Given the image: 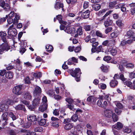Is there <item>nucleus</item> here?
<instances>
[{"mask_svg": "<svg viewBox=\"0 0 135 135\" xmlns=\"http://www.w3.org/2000/svg\"><path fill=\"white\" fill-rule=\"evenodd\" d=\"M104 115L106 117L108 118L111 117L114 122H117L118 120V116L111 110L105 109L104 110Z\"/></svg>", "mask_w": 135, "mask_h": 135, "instance_id": "f257e3e1", "label": "nucleus"}, {"mask_svg": "<svg viewBox=\"0 0 135 135\" xmlns=\"http://www.w3.org/2000/svg\"><path fill=\"white\" fill-rule=\"evenodd\" d=\"M3 42H4L0 46V55L2 54L4 51H7L10 49L9 46L8 45L7 41Z\"/></svg>", "mask_w": 135, "mask_h": 135, "instance_id": "f03ea898", "label": "nucleus"}, {"mask_svg": "<svg viewBox=\"0 0 135 135\" xmlns=\"http://www.w3.org/2000/svg\"><path fill=\"white\" fill-rule=\"evenodd\" d=\"M15 17L13 18V23H16L20 19V16L18 13H15L14 12H11L8 15V17L12 18Z\"/></svg>", "mask_w": 135, "mask_h": 135, "instance_id": "7ed1b4c3", "label": "nucleus"}, {"mask_svg": "<svg viewBox=\"0 0 135 135\" xmlns=\"http://www.w3.org/2000/svg\"><path fill=\"white\" fill-rule=\"evenodd\" d=\"M13 24L10 26L8 29V35L11 36H14L17 34L16 29L13 28Z\"/></svg>", "mask_w": 135, "mask_h": 135, "instance_id": "20e7f679", "label": "nucleus"}, {"mask_svg": "<svg viewBox=\"0 0 135 135\" xmlns=\"http://www.w3.org/2000/svg\"><path fill=\"white\" fill-rule=\"evenodd\" d=\"M22 85H18L14 87L13 90V92L14 94L16 95H18L22 94L21 91L22 89Z\"/></svg>", "mask_w": 135, "mask_h": 135, "instance_id": "39448f33", "label": "nucleus"}, {"mask_svg": "<svg viewBox=\"0 0 135 135\" xmlns=\"http://www.w3.org/2000/svg\"><path fill=\"white\" fill-rule=\"evenodd\" d=\"M99 100L97 101V105L101 107L105 108L108 105V103L105 100L103 102V104H102V102H103V99H100L99 98Z\"/></svg>", "mask_w": 135, "mask_h": 135, "instance_id": "423d86ee", "label": "nucleus"}, {"mask_svg": "<svg viewBox=\"0 0 135 135\" xmlns=\"http://www.w3.org/2000/svg\"><path fill=\"white\" fill-rule=\"evenodd\" d=\"M81 127L79 125L76 126L75 128L72 129L71 132L74 135H78L80 133Z\"/></svg>", "mask_w": 135, "mask_h": 135, "instance_id": "0eeeda50", "label": "nucleus"}, {"mask_svg": "<svg viewBox=\"0 0 135 135\" xmlns=\"http://www.w3.org/2000/svg\"><path fill=\"white\" fill-rule=\"evenodd\" d=\"M17 99L15 100V99L14 98L13 100H12L11 99H8L5 100L4 101V104L5 105V106H6V105L8 106V105H12L15 102H17L18 100Z\"/></svg>", "mask_w": 135, "mask_h": 135, "instance_id": "6e6552de", "label": "nucleus"}, {"mask_svg": "<svg viewBox=\"0 0 135 135\" xmlns=\"http://www.w3.org/2000/svg\"><path fill=\"white\" fill-rule=\"evenodd\" d=\"M81 74L80 70L79 68L76 69L74 71H73L71 73V75L74 77L80 76Z\"/></svg>", "mask_w": 135, "mask_h": 135, "instance_id": "1a4fd4ad", "label": "nucleus"}, {"mask_svg": "<svg viewBox=\"0 0 135 135\" xmlns=\"http://www.w3.org/2000/svg\"><path fill=\"white\" fill-rule=\"evenodd\" d=\"M65 31L68 33L74 34L75 33V29L70 26H68L66 27Z\"/></svg>", "mask_w": 135, "mask_h": 135, "instance_id": "9d476101", "label": "nucleus"}, {"mask_svg": "<svg viewBox=\"0 0 135 135\" xmlns=\"http://www.w3.org/2000/svg\"><path fill=\"white\" fill-rule=\"evenodd\" d=\"M123 126V124L120 122H118L116 124L114 125L112 127L113 129L115 128L118 130L121 129Z\"/></svg>", "mask_w": 135, "mask_h": 135, "instance_id": "9b49d317", "label": "nucleus"}, {"mask_svg": "<svg viewBox=\"0 0 135 135\" xmlns=\"http://www.w3.org/2000/svg\"><path fill=\"white\" fill-rule=\"evenodd\" d=\"M41 88L37 86L35 87V90L33 91V94L34 96L37 95L41 93Z\"/></svg>", "mask_w": 135, "mask_h": 135, "instance_id": "f8f14e48", "label": "nucleus"}, {"mask_svg": "<svg viewBox=\"0 0 135 135\" xmlns=\"http://www.w3.org/2000/svg\"><path fill=\"white\" fill-rule=\"evenodd\" d=\"M113 23V21L109 18H108L104 23V25L105 27H107L111 25Z\"/></svg>", "mask_w": 135, "mask_h": 135, "instance_id": "ddd939ff", "label": "nucleus"}, {"mask_svg": "<svg viewBox=\"0 0 135 135\" xmlns=\"http://www.w3.org/2000/svg\"><path fill=\"white\" fill-rule=\"evenodd\" d=\"M125 5V4L124 3L119 4L116 6V8L117 9L120 8L121 11L123 12H124L126 10V8L124 7Z\"/></svg>", "mask_w": 135, "mask_h": 135, "instance_id": "4468645a", "label": "nucleus"}, {"mask_svg": "<svg viewBox=\"0 0 135 135\" xmlns=\"http://www.w3.org/2000/svg\"><path fill=\"white\" fill-rule=\"evenodd\" d=\"M108 50L110 54L112 56H114L117 54V51L115 48H110L108 49Z\"/></svg>", "mask_w": 135, "mask_h": 135, "instance_id": "2eb2a0df", "label": "nucleus"}, {"mask_svg": "<svg viewBox=\"0 0 135 135\" xmlns=\"http://www.w3.org/2000/svg\"><path fill=\"white\" fill-rule=\"evenodd\" d=\"M27 119L29 121L32 122L37 120V119L36 116L33 115H29L27 117Z\"/></svg>", "mask_w": 135, "mask_h": 135, "instance_id": "dca6fc26", "label": "nucleus"}, {"mask_svg": "<svg viewBox=\"0 0 135 135\" xmlns=\"http://www.w3.org/2000/svg\"><path fill=\"white\" fill-rule=\"evenodd\" d=\"M40 99L38 98H35L33 101V105L34 107L39 105L40 104Z\"/></svg>", "mask_w": 135, "mask_h": 135, "instance_id": "f3484780", "label": "nucleus"}, {"mask_svg": "<svg viewBox=\"0 0 135 135\" xmlns=\"http://www.w3.org/2000/svg\"><path fill=\"white\" fill-rule=\"evenodd\" d=\"M7 34L5 32L2 31H0V37L2 38L3 42L6 41V38L7 36Z\"/></svg>", "mask_w": 135, "mask_h": 135, "instance_id": "a211bd4d", "label": "nucleus"}, {"mask_svg": "<svg viewBox=\"0 0 135 135\" xmlns=\"http://www.w3.org/2000/svg\"><path fill=\"white\" fill-rule=\"evenodd\" d=\"M68 65H71L73 64V62H78L77 60L75 57H73L68 60Z\"/></svg>", "mask_w": 135, "mask_h": 135, "instance_id": "6ab92c4d", "label": "nucleus"}, {"mask_svg": "<svg viewBox=\"0 0 135 135\" xmlns=\"http://www.w3.org/2000/svg\"><path fill=\"white\" fill-rule=\"evenodd\" d=\"M90 13L89 10L83 12L81 14L82 17L84 18H87L89 17Z\"/></svg>", "mask_w": 135, "mask_h": 135, "instance_id": "aec40b11", "label": "nucleus"}, {"mask_svg": "<svg viewBox=\"0 0 135 135\" xmlns=\"http://www.w3.org/2000/svg\"><path fill=\"white\" fill-rule=\"evenodd\" d=\"M109 95V94L103 93V95L99 96V98L105 100H108Z\"/></svg>", "mask_w": 135, "mask_h": 135, "instance_id": "412c9836", "label": "nucleus"}, {"mask_svg": "<svg viewBox=\"0 0 135 135\" xmlns=\"http://www.w3.org/2000/svg\"><path fill=\"white\" fill-rule=\"evenodd\" d=\"M8 108V107L6 105L5 106L4 104H2L0 106V113L1 112H4L7 110Z\"/></svg>", "mask_w": 135, "mask_h": 135, "instance_id": "4be33fe9", "label": "nucleus"}, {"mask_svg": "<svg viewBox=\"0 0 135 135\" xmlns=\"http://www.w3.org/2000/svg\"><path fill=\"white\" fill-rule=\"evenodd\" d=\"M15 109L16 110H22L25 111L26 109L24 107L23 105L22 104H19L16 106L14 107Z\"/></svg>", "mask_w": 135, "mask_h": 135, "instance_id": "5701e85b", "label": "nucleus"}, {"mask_svg": "<svg viewBox=\"0 0 135 135\" xmlns=\"http://www.w3.org/2000/svg\"><path fill=\"white\" fill-rule=\"evenodd\" d=\"M118 83L117 80H112L110 83L111 87L114 88L117 86Z\"/></svg>", "mask_w": 135, "mask_h": 135, "instance_id": "b1692460", "label": "nucleus"}, {"mask_svg": "<svg viewBox=\"0 0 135 135\" xmlns=\"http://www.w3.org/2000/svg\"><path fill=\"white\" fill-rule=\"evenodd\" d=\"M90 41L91 43L92 44L93 47H96L98 44V42L96 41V39L95 38L91 39Z\"/></svg>", "mask_w": 135, "mask_h": 135, "instance_id": "393cba45", "label": "nucleus"}, {"mask_svg": "<svg viewBox=\"0 0 135 135\" xmlns=\"http://www.w3.org/2000/svg\"><path fill=\"white\" fill-rule=\"evenodd\" d=\"M13 76V73L11 71H8L6 73V77L8 79H12Z\"/></svg>", "mask_w": 135, "mask_h": 135, "instance_id": "a878e982", "label": "nucleus"}, {"mask_svg": "<svg viewBox=\"0 0 135 135\" xmlns=\"http://www.w3.org/2000/svg\"><path fill=\"white\" fill-rule=\"evenodd\" d=\"M21 102L23 104L26 105L29 109L32 110L34 108L32 107L31 105H30V103L29 101L26 100H22L21 101Z\"/></svg>", "mask_w": 135, "mask_h": 135, "instance_id": "bb28decb", "label": "nucleus"}, {"mask_svg": "<svg viewBox=\"0 0 135 135\" xmlns=\"http://www.w3.org/2000/svg\"><path fill=\"white\" fill-rule=\"evenodd\" d=\"M64 5L63 3H61L59 2H57L55 6V8L56 9L60 8H63Z\"/></svg>", "mask_w": 135, "mask_h": 135, "instance_id": "cd10ccee", "label": "nucleus"}, {"mask_svg": "<svg viewBox=\"0 0 135 135\" xmlns=\"http://www.w3.org/2000/svg\"><path fill=\"white\" fill-rule=\"evenodd\" d=\"M23 96L25 99L28 100L30 99L31 98L30 93L28 91L25 93Z\"/></svg>", "mask_w": 135, "mask_h": 135, "instance_id": "c85d7f7f", "label": "nucleus"}, {"mask_svg": "<svg viewBox=\"0 0 135 135\" xmlns=\"http://www.w3.org/2000/svg\"><path fill=\"white\" fill-rule=\"evenodd\" d=\"M57 19L58 20L59 22L60 23H63L66 25L67 24V22H66L62 21V16L60 15H59L56 16Z\"/></svg>", "mask_w": 135, "mask_h": 135, "instance_id": "c756f323", "label": "nucleus"}, {"mask_svg": "<svg viewBox=\"0 0 135 135\" xmlns=\"http://www.w3.org/2000/svg\"><path fill=\"white\" fill-rule=\"evenodd\" d=\"M112 42L110 40L105 41L102 43V45L104 46H110L112 45Z\"/></svg>", "mask_w": 135, "mask_h": 135, "instance_id": "7c9ffc66", "label": "nucleus"}, {"mask_svg": "<svg viewBox=\"0 0 135 135\" xmlns=\"http://www.w3.org/2000/svg\"><path fill=\"white\" fill-rule=\"evenodd\" d=\"M21 132H26V135H35V133L33 132H31L30 131H27L25 129H22L21 130Z\"/></svg>", "mask_w": 135, "mask_h": 135, "instance_id": "2f4dec72", "label": "nucleus"}, {"mask_svg": "<svg viewBox=\"0 0 135 135\" xmlns=\"http://www.w3.org/2000/svg\"><path fill=\"white\" fill-rule=\"evenodd\" d=\"M47 107V104H45L44 105H43L42 106H40L39 108V110L41 112H44L45 110H46Z\"/></svg>", "mask_w": 135, "mask_h": 135, "instance_id": "473e14b6", "label": "nucleus"}, {"mask_svg": "<svg viewBox=\"0 0 135 135\" xmlns=\"http://www.w3.org/2000/svg\"><path fill=\"white\" fill-rule=\"evenodd\" d=\"M39 118H38L37 120L38 121L39 124L41 126L45 124L46 123V120L45 119H41L40 120Z\"/></svg>", "mask_w": 135, "mask_h": 135, "instance_id": "72a5a7b5", "label": "nucleus"}, {"mask_svg": "<svg viewBox=\"0 0 135 135\" xmlns=\"http://www.w3.org/2000/svg\"><path fill=\"white\" fill-rule=\"evenodd\" d=\"M119 32L117 31H114L111 34V37L113 38L117 37L119 35Z\"/></svg>", "mask_w": 135, "mask_h": 135, "instance_id": "f704fd0d", "label": "nucleus"}, {"mask_svg": "<svg viewBox=\"0 0 135 135\" xmlns=\"http://www.w3.org/2000/svg\"><path fill=\"white\" fill-rule=\"evenodd\" d=\"M107 11V9H103L101 10L100 11L97 13V14L99 16H102Z\"/></svg>", "mask_w": 135, "mask_h": 135, "instance_id": "c9c22d12", "label": "nucleus"}, {"mask_svg": "<svg viewBox=\"0 0 135 135\" xmlns=\"http://www.w3.org/2000/svg\"><path fill=\"white\" fill-rule=\"evenodd\" d=\"M101 7L100 5L98 4H95L93 5V8L95 11H98L99 10Z\"/></svg>", "mask_w": 135, "mask_h": 135, "instance_id": "e433bc0d", "label": "nucleus"}, {"mask_svg": "<svg viewBox=\"0 0 135 135\" xmlns=\"http://www.w3.org/2000/svg\"><path fill=\"white\" fill-rule=\"evenodd\" d=\"M102 71L103 72H107L108 71V67L103 65L101 66L100 68Z\"/></svg>", "mask_w": 135, "mask_h": 135, "instance_id": "4c0bfd02", "label": "nucleus"}, {"mask_svg": "<svg viewBox=\"0 0 135 135\" xmlns=\"http://www.w3.org/2000/svg\"><path fill=\"white\" fill-rule=\"evenodd\" d=\"M75 102H76L77 105L79 107H80L82 104L83 105H85V104L83 101L82 102L78 99H76Z\"/></svg>", "mask_w": 135, "mask_h": 135, "instance_id": "58836bf2", "label": "nucleus"}, {"mask_svg": "<svg viewBox=\"0 0 135 135\" xmlns=\"http://www.w3.org/2000/svg\"><path fill=\"white\" fill-rule=\"evenodd\" d=\"M46 49L48 52L52 51L53 50V47L52 46L47 45L46 46Z\"/></svg>", "mask_w": 135, "mask_h": 135, "instance_id": "ea45409f", "label": "nucleus"}, {"mask_svg": "<svg viewBox=\"0 0 135 135\" xmlns=\"http://www.w3.org/2000/svg\"><path fill=\"white\" fill-rule=\"evenodd\" d=\"M8 113L7 112H5L3 114L2 116V120H7L8 119Z\"/></svg>", "mask_w": 135, "mask_h": 135, "instance_id": "a19ab883", "label": "nucleus"}, {"mask_svg": "<svg viewBox=\"0 0 135 135\" xmlns=\"http://www.w3.org/2000/svg\"><path fill=\"white\" fill-rule=\"evenodd\" d=\"M33 75L36 78H40L42 76L41 74L40 73H33Z\"/></svg>", "mask_w": 135, "mask_h": 135, "instance_id": "79ce46f5", "label": "nucleus"}, {"mask_svg": "<svg viewBox=\"0 0 135 135\" xmlns=\"http://www.w3.org/2000/svg\"><path fill=\"white\" fill-rule=\"evenodd\" d=\"M43 130V128L41 127H36L35 129V132H41Z\"/></svg>", "mask_w": 135, "mask_h": 135, "instance_id": "37998d69", "label": "nucleus"}, {"mask_svg": "<svg viewBox=\"0 0 135 135\" xmlns=\"http://www.w3.org/2000/svg\"><path fill=\"white\" fill-rule=\"evenodd\" d=\"M6 11H9L10 10V7L9 5L7 4H6L3 7H2Z\"/></svg>", "mask_w": 135, "mask_h": 135, "instance_id": "c03bdc74", "label": "nucleus"}, {"mask_svg": "<svg viewBox=\"0 0 135 135\" xmlns=\"http://www.w3.org/2000/svg\"><path fill=\"white\" fill-rule=\"evenodd\" d=\"M71 119L73 121L76 122L78 119V116L76 114H74L71 117Z\"/></svg>", "mask_w": 135, "mask_h": 135, "instance_id": "a18cd8bd", "label": "nucleus"}, {"mask_svg": "<svg viewBox=\"0 0 135 135\" xmlns=\"http://www.w3.org/2000/svg\"><path fill=\"white\" fill-rule=\"evenodd\" d=\"M125 84H126L128 86L131 88L132 87V83L129 81H126L124 83Z\"/></svg>", "mask_w": 135, "mask_h": 135, "instance_id": "49530a36", "label": "nucleus"}, {"mask_svg": "<svg viewBox=\"0 0 135 135\" xmlns=\"http://www.w3.org/2000/svg\"><path fill=\"white\" fill-rule=\"evenodd\" d=\"M82 29V27H79L77 29L76 31V33L78 35H81L82 34L83 32Z\"/></svg>", "mask_w": 135, "mask_h": 135, "instance_id": "de8ad7c7", "label": "nucleus"}, {"mask_svg": "<svg viewBox=\"0 0 135 135\" xmlns=\"http://www.w3.org/2000/svg\"><path fill=\"white\" fill-rule=\"evenodd\" d=\"M117 25L120 27H121L123 25V24L122 22V21L118 20L116 22Z\"/></svg>", "mask_w": 135, "mask_h": 135, "instance_id": "09e8293b", "label": "nucleus"}, {"mask_svg": "<svg viewBox=\"0 0 135 135\" xmlns=\"http://www.w3.org/2000/svg\"><path fill=\"white\" fill-rule=\"evenodd\" d=\"M95 99V98L93 96L89 97L87 99V100L89 102H94Z\"/></svg>", "mask_w": 135, "mask_h": 135, "instance_id": "8fccbe9b", "label": "nucleus"}, {"mask_svg": "<svg viewBox=\"0 0 135 135\" xmlns=\"http://www.w3.org/2000/svg\"><path fill=\"white\" fill-rule=\"evenodd\" d=\"M84 28L85 30L86 31H90L91 29V26L88 25H85L84 26Z\"/></svg>", "mask_w": 135, "mask_h": 135, "instance_id": "3c124183", "label": "nucleus"}, {"mask_svg": "<svg viewBox=\"0 0 135 135\" xmlns=\"http://www.w3.org/2000/svg\"><path fill=\"white\" fill-rule=\"evenodd\" d=\"M129 77L130 79H133L135 78V73L134 72L129 73Z\"/></svg>", "mask_w": 135, "mask_h": 135, "instance_id": "603ef678", "label": "nucleus"}, {"mask_svg": "<svg viewBox=\"0 0 135 135\" xmlns=\"http://www.w3.org/2000/svg\"><path fill=\"white\" fill-rule=\"evenodd\" d=\"M9 116L12 118L13 120H15L16 119V116L14 115L13 113L11 112L9 113Z\"/></svg>", "mask_w": 135, "mask_h": 135, "instance_id": "864d4df0", "label": "nucleus"}, {"mask_svg": "<svg viewBox=\"0 0 135 135\" xmlns=\"http://www.w3.org/2000/svg\"><path fill=\"white\" fill-rule=\"evenodd\" d=\"M126 67L128 68H133L134 67V65L131 63L127 64L125 65Z\"/></svg>", "mask_w": 135, "mask_h": 135, "instance_id": "5fc2aeb1", "label": "nucleus"}, {"mask_svg": "<svg viewBox=\"0 0 135 135\" xmlns=\"http://www.w3.org/2000/svg\"><path fill=\"white\" fill-rule=\"evenodd\" d=\"M73 127L72 125L70 123L66 124L65 126V128L66 130L70 129Z\"/></svg>", "mask_w": 135, "mask_h": 135, "instance_id": "6e6d98bb", "label": "nucleus"}, {"mask_svg": "<svg viewBox=\"0 0 135 135\" xmlns=\"http://www.w3.org/2000/svg\"><path fill=\"white\" fill-rule=\"evenodd\" d=\"M115 113L118 115H120L122 112V109L115 108Z\"/></svg>", "mask_w": 135, "mask_h": 135, "instance_id": "4d7b16f0", "label": "nucleus"}, {"mask_svg": "<svg viewBox=\"0 0 135 135\" xmlns=\"http://www.w3.org/2000/svg\"><path fill=\"white\" fill-rule=\"evenodd\" d=\"M123 132H124L127 133H129L131 132V129L128 127H126L123 130Z\"/></svg>", "mask_w": 135, "mask_h": 135, "instance_id": "13d9d810", "label": "nucleus"}, {"mask_svg": "<svg viewBox=\"0 0 135 135\" xmlns=\"http://www.w3.org/2000/svg\"><path fill=\"white\" fill-rule=\"evenodd\" d=\"M96 34L97 36L99 37L104 38L105 37L104 36H103L102 33L100 32L99 31H97L96 32Z\"/></svg>", "mask_w": 135, "mask_h": 135, "instance_id": "bf43d9fd", "label": "nucleus"}, {"mask_svg": "<svg viewBox=\"0 0 135 135\" xmlns=\"http://www.w3.org/2000/svg\"><path fill=\"white\" fill-rule=\"evenodd\" d=\"M134 33V32L132 30H129L127 32L126 35L127 36H131Z\"/></svg>", "mask_w": 135, "mask_h": 135, "instance_id": "052dcab7", "label": "nucleus"}, {"mask_svg": "<svg viewBox=\"0 0 135 135\" xmlns=\"http://www.w3.org/2000/svg\"><path fill=\"white\" fill-rule=\"evenodd\" d=\"M116 105L117 107L116 108L122 109L123 107L122 105L119 102H117V104H116Z\"/></svg>", "mask_w": 135, "mask_h": 135, "instance_id": "680f3d73", "label": "nucleus"}, {"mask_svg": "<svg viewBox=\"0 0 135 135\" xmlns=\"http://www.w3.org/2000/svg\"><path fill=\"white\" fill-rule=\"evenodd\" d=\"M7 21L8 24L9 25L11 24L13 22V19L12 18H10L8 17V18Z\"/></svg>", "mask_w": 135, "mask_h": 135, "instance_id": "e2e57ef3", "label": "nucleus"}, {"mask_svg": "<svg viewBox=\"0 0 135 135\" xmlns=\"http://www.w3.org/2000/svg\"><path fill=\"white\" fill-rule=\"evenodd\" d=\"M99 86L100 87L101 89H104L106 88V85L103 83L100 84L99 85Z\"/></svg>", "mask_w": 135, "mask_h": 135, "instance_id": "0e129e2a", "label": "nucleus"}, {"mask_svg": "<svg viewBox=\"0 0 135 135\" xmlns=\"http://www.w3.org/2000/svg\"><path fill=\"white\" fill-rule=\"evenodd\" d=\"M66 101L69 104H71L74 102L73 100L70 98H66Z\"/></svg>", "mask_w": 135, "mask_h": 135, "instance_id": "69168bd1", "label": "nucleus"}, {"mask_svg": "<svg viewBox=\"0 0 135 135\" xmlns=\"http://www.w3.org/2000/svg\"><path fill=\"white\" fill-rule=\"evenodd\" d=\"M111 59V57L110 56H105L103 58L104 60L105 61H108Z\"/></svg>", "mask_w": 135, "mask_h": 135, "instance_id": "338daca9", "label": "nucleus"}, {"mask_svg": "<svg viewBox=\"0 0 135 135\" xmlns=\"http://www.w3.org/2000/svg\"><path fill=\"white\" fill-rule=\"evenodd\" d=\"M117 3V2L116 1L110 2L109 3V6L110 7H112L114 6Z\"/></svg>", "mask_w": 135, "mask_h": 135, "instance_id": "774afa93", "label": "nucleus"}]
</instances>
